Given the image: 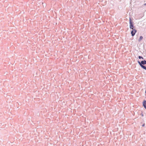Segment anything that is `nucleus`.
Returning a JSON list of instances; mask_svg holds the SVG:
<instances>
[{
    "label": "nucleus",
    "instance_id": "obj_1",
    "mask_svg": "<svg viewBox=\"0 0 146 146\" xmlns=\"http://www.w3.org/2000/svg\"><path fill=\"white\" fill-rule=\"evenodd\" d=\"M137 31L135 29H132L131 32V34L132 36H133L136 33Z\"/></svg>",
    "mask_w": 146,
    "mask_h": 146
},
{
    "label": "nucleus",
    "instance_id": "obj_2",
    "mask_svg": "<svg viewBox=\"0 0 146 146\" xmlns=\"http://www.w3.org/2000/svg\"><path fill=\"white\" fill-rule=\"evenodd\" d=\"M138 63L139 64V65L141 66L142 68H143V69L146 70V66L143 65L141 64H140V62L139 61H138Z\"/></svg>",
    "mask_w": 146,
    "mask_h": 146
},
{
    "label": "nucleus",
    "instance_id": "obj_3",
    "mask_svg": "<svg viewBox=\"0 0 146 146\" xmlns=\"http://www.w3.org/2000/svg\"><path fill=\"white\" fill-rule=\"evenodd\" d=\"M143 105L144 107L146 109V101L144 100L143 102Z\"/></svg>",
    "mask_w": 146,
    "mask_h": 146
},
{
    "label": "nucleus",
    "instance_id": "obj_4",
    "mask_svg": "<svg viewBox=\"0 0 146 146\" xmlns=\"http://www.w3.org/2000/svg\"><path fill=\"white\" fill-rule=\"evenodd\" d=\"M140 64H146V61L145 60H144L142 61L141 62H140Z\"/></svg>",
    "mask_w": 146,
    "mask_h": 146
},
{
    "label": "nucleus",
    "instance_id": "obj_5",
    "mask_svg": "<svg viewBox=\"0 0 146 146\" xmlns=\"http://www.w3.org/2000/svg\"><path fill=\"white\" fill-rule=\"evenodd\" d=\"M130 24V29H133L134 26H133V23H131V24Z\"/></svg>",
    "mask_w": 146,
    "mask_h": 146
},
{
    "label": "nucleus",
    "instance_id": "obj_6",
    "mask_svg": "<svg viewBox=\"0 0 146 146\" xmlns=\"http://www.w3.org/2000/svg\"><path fill=\"white\" fill-rule=\"evenodd\" d=\"M143 39V37L142 36H140L139 38L138 39L139 41L140 42Z\"/></svg>",
    "mask_w": 146,
    "mask_h": 146
},
{
    "label": "nucleus",
    "instance_id": "obj_7",
    "mask_svg": "<svg viewBox=\"0 0 146 146\" xmlns=\"http://www.w3.org/2000/svg\"><path fill=\"white\" fill-rule=\"evenodd\" d=\"M129 23L131 24V23H132V21L131 19L130 18L129 19Z\"/></svg>",
    "mask_w": 146,
    "mask_h": 146
},
{
    "label": "nucleus",
    "instance_id": "obj_8",
    "mask_svg": "<svg viewBox=\"0 0 146 146\" xmlns=\"http://www.w3.org/2000/svg\"><path fill=\"white\" fill-rule=\"evenodd\" d=\"M138 57L139 59L142 58V59H143V58L142 56H139Z\"/></svg>",
    "mask_w": 146,
    "mask_h": 146
},
{
    "label": "nucleus",
    "instance_id": "obj_9",
    "mask_svg": "<svg viewBox=\"0 0 146 146\" xmlns=\"http://www.w3.org/2000/svg\"><path fill=\"white\" fill-rule=\"evenodd\" d=\"M144 124H143L142 126H144Z\"/></svg>",
    "mask_w": 146,
    "mask_h": 146
},
{
    "label": "nucleus",
    "instance_id": "obj_10",
    "mask_svg": "<svg viewBox=\"0 0 146 146\" xmlns=\"http://www.w3.org/2000/svg\"><path fill=\"white\" fill-rule=\"evenodd\" d=\"M145 93L146 94V91H145Z\"/></svg>",
    "mask_w": 146,
    "mask_h": 146
}]
</instances>
